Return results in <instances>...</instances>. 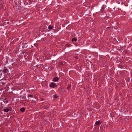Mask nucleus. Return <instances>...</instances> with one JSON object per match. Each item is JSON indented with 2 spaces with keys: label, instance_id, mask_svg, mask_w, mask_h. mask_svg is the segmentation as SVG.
Segmentation results:
<instances>
[{
  "label": "nucleus",
  "instance_id": "f257e3e1",
  "mask_svg": "<svg viewBox=\"0 0 132 132\" xmlns=\"http://www.w3.org/2000/svg\"><path fill=\"white\" fill-rule=\"evenodd\" d=\"M56 86L55 83L54 82H52L50 85V86L52 88Z\"/></svg>",
  "mask_w": 132,
  "mask_h": 132
},
{
  "label": "nucleus",
  "instance_id": "f03ea898",
  "mask_svg": "<svg viewBox=\"0 0 132 132\" xmlns=\"http://www.w3.org/2000/svg\"><path fill=\"white\" fill-rule=\"evenodd\" d=\"M3 110L4 111L6 112H7L9 111H11V109H4Z\"/></svg>",
  "mask_w": 132,
  "mask_h": 132
},
{
  "label": "nucleus",
  "instance_id": "7ed1b4c3",
  "mask_svg": "<svg viewBox=\"0 0 132 132\" xmlns=\"http://www.w3.org/2000/svg\"><path fill=\"white\" fill-rule=\"evenodd\" d=\"M101 124V122L100 121H97L95 123V125L97 126H99Z\"/></svg>",
  "mask_w": 132,
  "mask_h": 132
},
{
  "label": "nucleus",
  "instance_id": "20e7f679",
  "mask_svg": "<svg viewBox=\"0 0 132 132\" xmlns=\"http://www.w3.org/2000/svg\"><path fill=\"white\" fill-rule=\"evenodd\" d=\"M59 80V78L57 77H56L54 78L53 79V80L54 81H56L58 80Z\"/></svg>",
  "mask_w": 132,
  "mask_h": 132
},
{
  "label": "nucleus",
  "instance_id": "39448f33",
  "mask_svg": "<svg viewBox=\"0 0 132 132\" xmlns=\"http://www.w3.org/2000/svg\"><path fill=\"white\" fill-rule=\"evenodd\" d=\"M104 126H101L100 127V130H101L102 131L104 129Z\"/></svg>",
  "mask_w": 132,
  "mask_h": 132
},
{
  "label": "nucleus",
  "instance_id": "423d86ee",
  "mask_svg": "<svg viewBox=\"0 0 132 132\" xmlns=\"http://www.w3.org/2000/svg\"><path fill=\"white\" fill-rule=\"evenodd\" d=\"M25 111V109L24 108H22L20 109V111L22 112H24Z\"/></svg>",
  "mask_w": 132,
  "mask_h": 132
},
{
  "label": "nucleus",
  "instance_id": "0eeeda50",
  "mask_svg": "<svg viewBox=\"0 0 132 132\" xmlns=\"http://www.w3.org/2000/svg\"><path fill=\"white\" fill-rule=\"evenodd\" d=\"M4 101L5 103H6L8 102V100L6 98H5L4 99Z\"/></svg>",
  "mask_w": 132,
  "mask_h": 132
},
{
  "label": "nucleus",
  "instance_id": "6e6552de",
  "mask_svg": "<svg viewBox=\"0 0 132 132\" xmlns=\"http://www.w3.org/2000/svg\"><path fill=\"white\" fill-rule=\"evenodd\" d=\"M53 28V27L51 25H49L48 26V29H52Z\"/></svg>",
  "mask_w": 132,
  "mask_h": 132
},
{
  "label": "nucleus",
  "instance_id": "1a4fd4ad",
  "mask_svg": "<svg viewBox=\"0 0 132 132\" xmlns=\"http://www.w3.org/2000/svg\"><path fill=\"white\" fill-rule=\"evenodd\" d=\"M77 40V39L76 38H73L72 39L71 41L72 42H73V41H76Z\"/></svg>",
  "mask_w": 132,
  "mask_h": 132
},
{
  "label": "nucleus",
  "instance_id": "9d476101",
  "mask_svg": "<svg viewBox=\"0 0 132 132\" xmlns=\"http://www.w3.org/2000/svg\"><path fill=\"white\" fill-rule=\"evenodd\" d=\"M33 96V95H28V97H32Z\"/></svg>",
  "mask_w": 132,
  "mask_h": 132
},
{
  "label": "nucleus",
  "instance_id": "9b49d317",
  "mask_svg": "<svg viewBox=\"0 0 132 132\" xmlns=\"http://www.w3.org/2000/svg\"><path fill=\"white\" fill-rule=\"evenodd\" d=\"M75 58L76 60H78V57L76 56H75Z\"/></svg>",
  "mask_w": 132,
  "mask_h": 132
},
{
  "label": "nucleus",
  "instance_id": "f8f14e48",
  "mask_svg": "<svg viewBox=\"0 0 132 132\" xmlns=\"http://www.w3.org/2000/svg\"><path fill=\"white\" fill-rule=\"evenodd\" d=\"M58 97V96L56 95H54V97L55 98H57V97Z\"/></svg>",
  "mask_w": 132,
  "mask_h": 132
},
{
  "label": "nucleus",
  "instance_id": "ddd939ff",
  "mask_svg": "<svg viewBox=\"0 0 132 132\" xmlns=\"http://www.w3.org/2000/svg\"><path fill=\"white\" fill-rule=\"evenodd\" d=\"M65 45L66 46H67V47H69L70 46V44H66Z\"/></svg>",
  "mask_w": 132,
  "mask_h": 132
},
{
  "label": "nucleus",
  "instance_id": "4468645a",
  "mask_svg": "<svg viewBox=\"0 0 132 132\" xmlns=\"http://www.w3.org/2000/svg\"><path fill=\"white\" fill-rule=\"evenodd\" d=\"M70 87H71V86L70 85H69L68 86L67 88L68 89H69L70 88Z\"/></svg>",
  "mask_w": 132,
  "mask_h": 132
},
{
  "label": "nucleus",
  "instance_id": "2eb2a0df",
  "mask_svg": "<svg viewBox=\"0 0 132 132\" xmlns=\"http://www.w3.org/2000/svg\"><path fill=\"white\" fill-rule=\"evenodd\" d=\"M109 28H110V27H107L106 29V30H107Z\"/></svg>",
  "mask_w": 132,
  "mask_h": 132
},
{
  "label": "nucleus",
  "instance_id": "dca6fc26",
  "mask_svg": "<svg viewBox=\"0 0 132 132\" xmlns=\"http://www.w3.org/2000/svg\"><path fill=\"white\" fill-rule=\"evenodd\" d=\"M4 70L5 71V72L7 70L6 69V70H5L4 69Z\"/></svg>",
  "mask_w": 132,
  "mask_h": 132
},
{
  "label": "nucleus",
  "instance_id": "f3484780",
  "mask_svg": "<svg viewBox=\"0 0 132 132\" xmlns=\"http://www.w3.org/2000/svg\"><path fill=\"white\" fill-rule=\"evenodd\" d=\"M27 132L26 131H25V132Z\"/></svg>",
  "mask_w": 132,
  "mask_h": 132
}]
</instances>
